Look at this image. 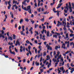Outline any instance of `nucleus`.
I'll return each mask as SVG.
<instances>
[{"label": "nucleus", "instance_id": "nucleus-20", "mask_svg": "<svg viewBox=\"0 0 74 74\" xmlns=\"http://www.w3.org/2000/svg\"><path fill=\"white\" fill-rule=\"evenodd\" d=\"M59 56L56 54V55H55L54 56V58H55V59H56V58H58V57H59Z\"/></svg>", "mask_w": 74, "mask_h": 74}, {"label": "nucleus", "instance_id": "nucleus-50", "mask_svg": "<svg viewBox=\"0 0 74 74\" xmlns=\"http://www.w3.org/2000/svg\"><path fill=\"white\" fill-rule=\"evenodd\" d=\"M1 32L2 33L1 34H4V31H3V30L1 31Z\"/></svg>", "mask_w": 74, "mask_h": 74}, {"label": "nucleus", "instance_id": "nucleus-29", "mask_svg": "<svg viewBox=\"0 0 74 74\" xmlns=\"http://www.w3.org/2000/svg\"><path fill=\"white\" fill-rule=\"evenodd\" d=\"M25 21H26V22H27L29 21V19L28 18H25Z\"/></svg>", "mask_w": 74, "mask_h": 74}, {"label": "nucleus", "instance_id": "nucleus-27", "mask_svg": "<svg viewBox=\"0 0 74 74\" xmlns=\"http://www.w3.org/2000/svg\"><path fill=\"white\" fill-rule=\"evenodd\" d=\"M56 9H55V8H53V12H55V13H56V12H57V11H56Z\"/></svg>", "mask_w": 74, "mask_h": 74}, {"label": "nucleus", "instance_id": "nucleus-49", "mask_svg": "<svg viewBox=\"0 0 74 74\" xmlns=\"http://www.w3.org/2000/svg\"><path fill=\"white\" fill-rule=\"evenodd\" d=\"M38 48L40 49V51H41L42 49L41 48V46H38Z\"/></svg>", "mask_w": 74, "mask_h": 74}, {"label": "nucleus", "instance_id": "nucleus-5", "mask_svg": "<svg viewBox=\"0 0 74 74\" xmlns=\"http://www.w3.org/2000/svg\"><path fill=\"white\" fill-rule=\"evenodd\" d=\"M61 43L63 44L62 45V48H64V49H66V45H65V43H63V41H61Z\"/></svg>", "mask_w": 74, "mask_h": 74}, {"label": "nucleus", "instance_id": "nucleus-25", "mask_svg": "<svg viewBox=\"0 0 74 74\" xmlns=\"http://www.w3.org/2000/svg\"><path fill=\"white\" fill-rule=\"evenodd\" d=\"M11 7V5H9L8 7V10H10Z\"/></svg>", "mask_w": 74, "mask_h": 74}, {"label": "nucleus", "instance_id": "nucleus-52", "mask_svg": "<svg viewBox=\"0 0 74 74\" xmlns=\"http://www.w3.org/2000/svg\"><path fill=\"white\" fill-rule=\"evenodd\" d=\"M45 31V30L44 29H43V30L42 31H41V33L42 34H44V31Z\"/></svg>", "mask_w": 74, "mask_h": 74}, {"label": "nucleus", "instance_id": "nucleus-45", "mask_svg": "<svg viewBox=\"0 0 74 74\" xmlns=\"http://www.w3.org/2000/svg\"><path fill=\"white\" fill-rule=\"evenodd\" d=\"M10 33V32H8L6 33L7 35L8 36V37L10 36V35H9V34Z\"/></svg>", "mask_w": 74, "mask_h": 74}, {"label": "nucleus", "instance_id": "nucleus-30", "mask_svg": "<svg viewBox=\"0 0 74 74\" xmlns=\"http://www.w3.org/2000/svg\"><path fill=\"white\" fill-rule=\"evenodd\" d=\"M30 42L28 40H27L26 41V43H27V44H29Z\"/></svg>", "mask_w": 74, "mask_h": 74}, {"label": "nucleus", "instance_id": "nucleus-61", "mask_svg": "<svg viewBox=\"0 0 74 74\" xmlns=\"http://www.w3.org/2000/svg\"><path fill=\"white\" fill-rule=\"evenodd\" d=\"M58 48V46H56L55 47V49L56 50Z\"/></svg>", "mask_w": 74, "mask_h": 74}, {"label": "nucleus", "instance_id": "nucleus-39", "mask_svg": "<svg viewBox=\"0 0 74 74\" xmlns=\"http://www.w3.org/2000/svg\"><path fill=\"white\" fill-rule=\"evenodd\" d=\"M31 22L32 23V24H33V23H34V21H33L32 19H31Z\"/></svg>", "mask_w": 74, "mask_h": 74}, {"label": "nucleus", "instance_id": "nucleus-44", "mask_svg": "<svg viewBox=\"0 0 74 74\" xmlns=\"http://www.w3.org/2000/svg\"><path fill=\"white\" fill-rule=\"evenodd\" d=\"M58 74H60V73L61 72V71H60V70H59V69H58Z\"/></svg>", "mask_w": 74, "mask_h": 74}, {"label": "nucleus", "instance_id": "nucleus-21", "mask_svg": "<svg viewBox=\"0 0 74 74\" xmlns=\"http://www.w3.org/2000/svg\"><path fill=\"white\" fill-rule=\"evenodd\" d=\"M20 33L22 35H23L24 36H25V33H23V31H21Z\"/></svg>", "mask_w": 74, "mask_h": 74}, {"label": "nucleus", "instance_id": "nucleus-51", "mask_svg": "<svg viewBox=\"0 0 74 74\" xmlns=\"http://www.w3.org/2000/svg\"><path fill=\"white\" fill-rule=\"evenodd\" d=\"M8 5H11V4H10V3H11V1H8Z\"/></svg>", "mask_w": 74, "mask_h": 74}, {"label": "nucleus", "instance_id": "nucleus-47", "mask_svg": "<svg viewBox=\"0 0 74 74\" xmlns=\"http://www.w3.org/2000/svg\"><path fill=\"white\" fill-rule=\"evenodd\" d=\"M70 32L71 33H74V32H73V30L71 29L70 30Z\"/></svg>", "mask_w": 74, "mask_h": 74}, {"label": "nucleus", "instance_id": "nucleus-9", "mask_svg": "<svg viewBox=\"0 0 74 74\" xmlns=\"http://www.w3.org/2000/svg\"><path fill=\"white\" fill-rule=\"evenodd\" d=\"M60 25H62V22H60L59 21H58V23L57 24V26L59 27L60 26Z\"/></svg>", "mask_w": 74, "mask_h": 74}, {"label": "nucleus", "instance_id": "nucleus-23", "mask_svg": "<svg viewBox=\"0 0 74 74\" xmlns=\"http://www.w3.org/2000/svg\"><path fill=\"white\" fill-rule=\"evenodd\" d=\"M71 51V50H70L69 51H67V52L65 53V54H67L69 53H70V52Z\"/></svg>", "mask_w": 74, "mask_h": 74}, {"label": "nucleus", "instance_id": "nucleus-64", "mask_svg": "<svg viewBox=\"0 0 74 74\" xmlns=\"http://www.w3.org/2000/svg\"><path fill=\"white\" fill-rule=\"evenodd\" d=\"M18 29L19 30H21V26H20L18 27Z\"/></svg>", "mask_w": 74, "mask_h": 74}, {"label": "nucleus", "instance_id": "nucleus-22", "mask_svg": "<svg viewBox=\"0 0 74 74\" xmlns=\"http://www.w3.org/2000/svg\"><path fill=\"white\" fill-rule=\"evenodd\" d=\"M13 38L14 40H15L16 39V36L15 34L13 35Z\"/></svg>", "mask_w": 74, "mask_h": 74}, {"label": "nucleus", "instance_id": "nucleus-26", "mask_svg": "<svg viewBox=\"0 0 74 74\" xmlns=\"http://www.w3.org/2000/svg\"><path fill=\"white\" fill-rule=\"evenodd\" d=\"M13 3V4H16V3H17V1H15V0H14Z\"/></svg>", "mask_w": 74, "mask_h": 74}, {"label": "nucleus", "instance_id": "nucleus-35", "mask_svg": "<svg viewBox=\"0 0 74 74\" xmlns=\"http://www.w3.org/2000/svg\"><path fill=\"white\" fill-rule=\"evenodd\" d=\"M57 15H58V16H59V11L57 10Z\"/></svg>", "mask_w": 74, "mask_h": 74}, {"label": "nucleus", "instance_id": "nucleus-16", "mask_svg": "<svg viewBox=\"0 0 74 74\" xmlns=\"http://www.w3.org/2000/svg\"><path fill=\"white\" fill-rule=\"evenodd\" d=\"M35 49V51L36 53H37V50L36 48L35 47H34L33 49Z\"/></svg>", "mask_w": 74, "mask_h": 74}, {"label": "nucleus", "instance_id": "nucleus-11", "mask_svg": "<svg viewBox=\"0 0 74 74\" xmlns=\"http://www.w3.org/2000/svg\"><path fill=\"white\" fill-rule=\"evenodd\" d=\"M66 37H64V38L65 39L66 38H69V34L67 33L65 35Z\"/></svg>", "mask_w": 74, "mask_h": 74}, {"label": "nucleus", "instance_id": "nucleus-31", "mask_svg": "<svg viewBox=\"0 0 74 74\" xmlns=\"http://www.w3.org/2000/svg\"><path fill=\"white\" fill-rule=\"evenodd\" d=\"M70 44V42L69 41L68 42V44L67 45V47L68 48H69V47H70V45H69Z\"/></svg>", "mask_w": 74, "mask_h": 74}, {"label": "nucleus", "instance_id": "nucleus-36", "mask_svg": "<svg viewBox=\"0 0 74 74\" xmlns=\"http://www.w3.org/2000/svg\"><path fill=\"white\" fill-rule=\"evenodd\" d=\"M40 71L41 73H42L43 71H44V69H41L40 70Z\"/></svg>", "mask_w": 74, "mask_h": 74}, {"label": "nucleus", "instance_id": "nucleus-56", "mask_svg": "<svg viewBox=\"0 0 74 74\" xmlns=\"http://www.w3.org/2000/svg\"><path fill=\"white\" fill-rule=\"evenodd\" d=\"M28 52H29V53H30V55H32V52H31L30 50H29Z\"/></svg>", "mask_w": 74, "mask_h": 74}, {"label": "nucleus", "instance_id": "nucleus-41", "mask_svg": "<svg viewBox=\"0 0 74 74\" xmlns=\"http://www.w3.org/2000/svg\"><path fill=\"white\" fill-rule=\"evenodd\" d=\"M32 30H33V28H32V27H31V28L29 29V32H31L32 31Z\"/></svg>", "mask_w": 74, "mask_h": 74}, {"label": "nucleus", "instance_id": "nucleus-32", "mask_svg": "<svg viewBox=\"0 0 74 74\" xmlns=\"http://www.w3.org/2000/svg\"><path fill=\"white\" fill-rule=\"evenodd\" d=\"M60 69L61 70H62V71H63L64 70V68L63 66H62V67H61L60 68Z\"/></svg>", "mask_w": 74, "mask_h": 74}, {"label": "nucleus", "instance_id": "nucleus-2", "mask_svg": "<svg viewBox=\"0 0 74 74\" xmlns=\"http://www.w3.org/2000/svg\"><path fill=\"white\" fill-rule=\"evenodd\" d=\"M66 18H64L63 19V21H62V25L64 26V27L63 28V29L64 31L67 30V29H66Z\"/></svg>", "mask_w": 74, "mask_h": 74}, {"label": "nucleus", "instance_id": "nucleus-58", "mask_svg": "<svg viewBox=\"0 0 74 74\" xmlns=\"http://www.w3.org/2000/svg\"><path fill=\"white\" fill-rule=\"evenodd\" d=\"M38 26V25H35V28H36V27H37Z\"/></svg>", "mask_w": 74, "mask_h": 74}, {"label": "nucleus", "instance_id": "nucleus-37", "mask_svg": "<svg viewBox=\"0 0 74 74\" xmlns=\"http://www.w3.org/2000/svg\"><path fill=\"white\" fill-rule=\"evenodd\" d=\"M28 48L29 49V51H30V49L31 48V46H29L28 47Z\"/></svg>", "mask_w": 74, "mask_h": 74}, {"label": "nucleus", "instance_id": "nucleus-13", "mask_svg": "<svg viewBox=\"0 0 74 74\" xmlns=\"http://www.w3.org/2000/svg\"><path fill=\"white\" fill-rule=\"evenodd\" d=\"M9 51L10 52L11 54H13V55H15V52L14 51L12 52V50H10Z\"/></svg>", "mask_w": 74, "mask_h": 74}, {"label": "nucleus", "instance_id": "nucleus-14", "mask_svg": "<svg viewBox=\"0 0 74 74\" xmlns=\"http://www.w3.org/2000/svg\"><path fill=\"white\" fill-rule=\"evenodd\" d=\"M1 37H2L3 38H5V36H4V35H3L2 34H0V38H1Z\"/></svg>", "mask_w": 74, "mask_h": 74}, {"label": "nucleus", "instance_id": "nucleus-46", "mask_svg": "<svg viewBox=\"0 0 74 74\" xmlns=\"http://www.w3.org/2000/svg\"><path fill=\"white\" fill-rule=\"evenodd\" d=\"M69 6H66V7L65 8V9H67V11H68V10H69Z\"/></svg>", "mask_w": 74, "mask_h": 74}, {"label": "nucleus", "instance_id": "nucleus-62", "mask_svg": "<svg viewBox=\"0 0 74 74\" xmlns=\"http://www.w3.org/2000/svg\"><path fill=\"white\" fill-rule=\"evenodd\" d=\"M18 59V60H20V59H21V57H18V56L17 57Z\"/></svg>", "mask_w": 74, "mask_h": 74}, {"label": "nucleus", "instance_id": "nucleus-3", "mask_svg": "<svg viewBox=\"0 0 74 74\" xmlns=\"http://www.w3.org/2000/svg\"><path fill=\"white\" fill-rule=\"evenodd\" d=\"M53 62L55 63V67H56L57 66V64H58V63L59 62V60L57 59L56 60V59H55V58H53Z\"/></svg>", "mask_w": 74, "mask_h": 74}, {"label": "nucleus", "instance_id": "nucleus-24", "mask_svg": "<svg viewBox=\"0 0 74 74\" xmlns=\"http://www.w3.org/2000/svg\"><path fill=\"white\" fill-rule=\"evenodd\" d=\"M53 37H55L56 38H58V36L56 34L53 35Z\"/></svg>", "mask_w": 74, "mask_h": 74}, {"label": "nucleus", "instance_id": "nucleus-63", "mask_svg": "<svg viewBox=\"0 0 74 74\" xmlns=\"http://www.w3.org/2000/svg\"><path fill=\"white\" fill-rule=\"evenodd\" d=\"M24 10H25V11H27V8H26L25 7L24 8Z\"/></svg>", "mask_w": 74, "mask_h": 74}, {"label": "nucleus", "instance_id": "nucleus-43", "mask_svg": "<svg viewBox=\"0 0 74 74\" xmlns=\"http://www.w3.org/2000/svg\"><path fill=\"white\" fill-rule=\"evenodd\" d=\"M53 3H50L51 5H53V4H55V2H53Z\"/></svg>", "mask_w": 74, "mask_h": 74}, {"label": "nucleus", "instance_id": "nucleus-15", "mask_svg": "<svg viewBox=\"0 0 74 74\" xmlns=\"http://www.w3.org/2000/svg\"><path fill=\"white\" fill-rule=\"evenodd\" d=\"M8 40H10L11 41H12V40H13L12 37L10 36L8 37Z\"/></svg>", "mask_w": 74, "mask_h": 74}, {"label": "nucleus", "instance_id": "nucleus-42", "mask_svg": "<svg viewBox=\"0 0 74 74\" xmlns=\"http://www.w3.org/2000/svg\"><path fill=\"white\" fill-rule=\"evenodd\" d=\"M57 55H59V54H60V52L59 51H58L57 52Z\"/></svg>", "mask_w": 74, "mask_h": 74}, {"label": "nucleus", "instance_id": "nucleus-38", "mask_svg": "<svg viewBox=\"0 0 74 74\" xmlns=\"http://www.w3.org/2000/svg\"><path fill=\"white\" fill-rule=\"evenodd\" d=\"M28 12L29 14H32V10H31V9L28 10Z\"/></svg>", "mask_w": 74, "mask_h": 74}, {"label": "nucleus", "instance_id": "nucleus-19", "mask_svg": "<svg viewBox=\"0 0 74 74\" xmlns=\"http://www.w3.org/2000/svg\"><path fill=\"white\" fill-rule=\"evenodd\" d=\"M69 36H70V37H74V34L71 33V34H70Z\"/></svg>", "mask_w": 74, "mask_h": 74}, {"label": "nucleus", "instance_id": "nucleus-6", "mask_svg": "<svg viewBox=\"0 0 74 74\" xmlns=\"http://www.w3.org/2000/svg\"><path fill=\"white\" fill-rule=\"evenodd\" d=\"M18 45L19 46H20L21 45H20V42L19 41V39H17V40L16 41V44H15L16 46H17Z\"/></svg>", "mask_w": 74, "mask_h": 74}, {"label": "nucleus", "instance_id": "nucleus-34", "mask_svg": "<svg viewBox=\"0 0 74 74\" xmlns=\"http://www.w3.org/2000/svg\"><path fill=\"white\" fill-rule=\"evenodd\" d=\"M72 5L73 6L72 8L73 9H74V3H72Z\"/></svg>", "mask_w": 74, "mask_h": 74}, {"label": "nucleus", "instance_id": "nucleus-18", "mask_svg": "<svg viewBox=\"0 0 74 74\" xmlns=\"http://www.w3.org/2000/svg\"><path fill=\"white\" fill-rule=\"evenodd\" d=\"M47 37L49 36V31H48L47 32Z\"/></svg>", "mask_w": 74, "mask_h": 74}, {"label": "nucleus", "instance_id": "nucleus-40", "mask_svg": "<svg viewBox=\"0 0 74 74\" xmlns=\"http://www.w3.org/2000/svg\"><path fill=\"white\" fill-rule=\"evenodd\" d=\"M46 55V52L45 51L44 53H43V56H45Z\"/></svg>", "mask_w": 74, "mask_h": 74}, {"label": "nucleus", "instance_id": "nucleus-17", "mask_svg": "<svg viewBox=\"0 0 74 74\" xmlns=\"http://www.w3.org/2000/svg\"><path fill=\"white\" fill-rule=\"evenodd\" d=\"M35 64H36L37 66H39V65H40V63L38 62L37 61H36L35 62Z\"/></svg>", "mask_w": 74, "mask_h": 74}, {"label": "nucleus", "instance_id": "nucleus-7", "mask_svg": "<svg viewBox=\"0 0 74 74\" xmlns=\"http://www.w3.org/2000/svg\"><path fill=\"white\" fill-rule=\"evenodd\" d=\"M46 47L47 48V49H50V50H52V47H50V46L48 44H47Z\"/></svg>", "mask_w": 74, "mask_h": 74}, {"label": "nucleus", "instance_id": "nucleus-8", "mask_svg": "<svg viewBox=\"0 0 74 74\" xmlns=\"http://www.w3.org/2000/svg\"><path fill=\"white\" fill-rule=\"evenodd\" d=\"M13 7H12V10H14V7H15V9H16V10L18 9V6L16 5V4L13 5Z\"/></svg>", "mask_w": 74, "mask_h": 74}, {"label": "nucleus", "instance_id": "nucleus-28", "mask_svg": "<svg viewBox=\"0 0 74 74\" xmlns=\"http://www.w3.org/2000/svg\"><path fill=\"white\" fill-rule=\"evenodd\" d=\"M51 66V63H49V64L47 66L48 68H49V67Z\"/></svg>", "mask_w": 74, "mask_h": 74}, {"label": "nucleus", "instance_id": "nucleus-10", "mask_svg": "<svg viewBox=\"0 0 74 74\" xmlns=\"http://www.w3.org/2000/svg\"><path fill=\"white\" fill-rule=\"evenodd\" d=\"M27 11H28L30 10H31V6L30 5H29L28 6L27 8Z\"/></svg>", "mask_w": 74, "mask_h": 74}, {"label": "nucleus", "instance_id": "nucleus-54", "mask_svg": "<svg viewBox=\"0 0 74 74\" xmlns=\"http://www.w3.org/2000/svg\"><path fill=\"white\" fill-rule=\"evenodd\" d=\"M22 4H23L25 5H27V4L26 3H25V2L23 3Z\"/></svg>", "mask_w": 74, "mask_h": 74}, {"label": "nucleus", "instance_id": "nucleus-48", "mask_svg": "<svg viewBox=\"0 0 74 74\" xmlns=\"http://www.w3.org/2000/svg\"><path fill=\"white\" fill-rule=\"evenodd\" d=\"M14 50L15 51H16V52H18V50L16 49V48H14Z\"/></svg>", "mask_w": 74, "mask_h": 74}, {"label": "nucleus", "instance_id": "nucleus-1", "mask_svg": "<svg viewBox=\"0 0 74 74\" xmlns=\"http://www.w3.org/2000/svg\"><path fill=\"white\" fill-rule=\"evenodd\" d=\"M60 59V62H62V66H63L64 64V62L63 61V58L62 57V55H60L58 57V58H57L56 59V60H57V59H58L59 61V59Z\"/></svg>", "mask_w": 74, "mask_h": 74}, {"label": "nucleus", "instance_id": "nucleus-59", "mask_svg": "<svg viewBox=\"0 0 74 74\" xmlns=\"http://www.w3.org/2000/svg\"><path fill=\"white\" fill-rule=\"evenodd\" d=\"M23 51H25V46L23 47Z\"/></svg>", "mask_w": 74, "mask_h": 74}, {"label": "nucleus", "instance_id": "nucleus-53", "mask_svg": "<svg viewBox=\"0 0 74 74\" xmlns=\"http://www.w3.org/2000/svg\"><path fill=\"white\" fill-rule=\"evenodd\" d=\"M47 59H46V60H48L49 59V56H47Z\"/></svg>", "mask_w": 74, "mask_h": 74}, {"label": "nucleus", "instance_id": "nucleus-60", "mask_svg": "<svg viewBox=\"0 0 74 74\" xmlns=\"http://www.w3.org/2000/svg\"><path fill=\"white\" fill-rule=\"evenodd\" d=\"M73 42H71L70 43V46H71V45H73Z\"/></svg>", "mask_w": 74, "mask_h": 74}, {"label": "nucleus", "instance_id": "nucleus-55", "mask_svg": "<svg viewBox=\"0 0 74 74\" xmlns=\"http://www.w3.org/2000/svg\"><path fill=\"white\" fill-rule=\"evenodd\" d=\"M71 66L72 67H73V63H71Z\"/></svg>", "mask_w": 74, "mask_h": 74}, {"label": "nucleus", "instance_id": "nucleus-33", "mask_svg": "<svg viewBox=\"0 0 74 74\" xmlns=\"http://www.w3.org/2000/svg\"><path fill=\"white\" fill-rule=\"evenodd\" d=\"M23 19L22 18L21 19L20 21V23H22V22H23Z\"/></svg>", "mask_w": 74, "mask_h": 74}, {"label": "nucleus", "instance_id": "nucleus-4", "mask_svg": "<svg viewBox=\"0 0 74 74\" xmlns=\"http://www.w3.org/2000/svg\"><path fill=\"white\" fill-rule=\"evenodd\" d=\"M69 12H70L71 13L73 12V10H72V7H71V3L69 2Z\"/></svg>", "mask_w": 74, "mask_h": 74}, {"label": "nucleus", "instance_id": "nucleus-12", "mask_svg": "<svg viewBox=\"0 0 74 74\" xmlns=\"http://www.w3.org/2000/svg\"><path fill=\"white\" fill-rule=\"evenodd\" d=\"M10 14L11 15V16H12V18H14V14H12V12H10Z\"/></svg>", "mask_w": 74, "mask_h": 74}, {"label": "nucleus", "instance_id": "nucleus-57", "mask_svg": "<svg viewBox=\"0 0 74 74\" xmlns=\"http://www.w3.org/2000/svg\"><path fill=\"white\" fill-rule=\"evenodd\" d=\"M64 12L65 13H67V10H66V9L64 10Z\"/></svg>", "mask_w": 74, "mask_h": 74}]
</instances>
